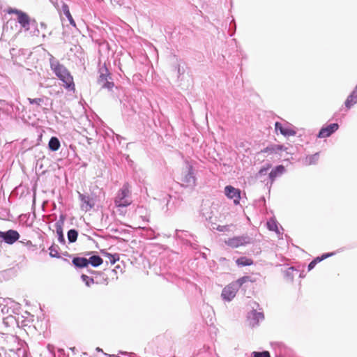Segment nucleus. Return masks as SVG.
Returning <instances> with one entry per match:
<instances>
[{"mask_svg":"<svg viewBox=\"0 0 357 357\" xmlns=\"http://www.w3.org/2000/svg\"><path fill=\"white\" fill-rule=\"evenodd\" d=\"M238 291V284H229L225 287L222 291V297L223 300L231 301L236 296Z\"/></svg>","mask_w":357,"mask_h":357,"instance_id":"obj_8","label":"nucleus"},{"mask_svg":"<svg viewBox=\"0 0 357 357\" xmlns=\"http://www.w3.org/2000/svg\"><path fill=\"white\" fill-rule=\"evenodd\" d=\"M200 215L206 221H211L213 216V211L211 206L207 204H202L200 209Z\"/></svg>","mask_w":357,"mask_h":357,"instance_id":"obj_14","label":"nucleus"},{"mask_svg":"<svg viewBox=\"0 0 357 357\" xmlns=\"http://www.w3.org/2000/svg\"><path fill=\"white\" fill-rule=\"evenodd\" d=\"M316 263L315 261H314L313 260L308 264V266H307V270L308 271H311L312 269H313L314 268V266H316Z\"/></svg>","mask_w":357,"mask_h":357,"instance_id":"obj_37","label":"nucleus"},{"mask_svg":"<svg viewBox=\"0 0 357 357\" xmlns=\"http://www.w3.org/2000/svg\"><path fill=\"white\" fill-rule=\"evenodd\" d=\"M333 255H334L333 252L324 253L321 256L317 257L316 258H314L313 259V261H315L316 264H317L319 262H321L324 259H326V258H328V257H329L331 256H333Z\"/></svg>","mask_w":357,"mask_h":357,"instance_id":"obj_32","label":"nucleus"},{"mask_svg":"<svg viewBox=\"0 0 357 357\" xmlns=\"http://www.w3.org/2000/svg\"><path fill=\"white\" fill-rule=\"evenodd\" d=\"M87 259L88 264H90L95 268L98 267L103 263L102 259L98 255H93Z\"/></svg>","mask_w":357,"mask_h":357,"instance_id":"obj_20","label":"nucleus"},{"mask_svg":"<svg viewBox=\"0 0 357 357\" xmlns=\"http://www.w3.org/2000/svg\"><path fill=\"white\" fill-rule=\"evenodd\" d=\"M14 110H15V112H17V115L18 114L17 112L20 110V108L18 107V106H15L14 105Z\"/></svg>","mask_w":357,"mask_h":357,"instance_id":"obj_40","label":"nucleus"},{"mask_svg":"<svg viewBox=\"0 0 357 357\" xmlns=\"http://www.w3.org/2000/svg\"><path fill=\"white\" fill-rule=\"evenodd\" d=\"M252 238L248 234L229 238L225 241V244L231 248H238L252 243Z\"/></svg>","mask_w":357,"mask_h":357,"instance_id":"obj_4","label":"nucleus"},{"mask_svg":"<svg viewBox=\"0 0 357 357\" xmlns=\"http://www.w3.org/2000/svg\"><path fill=\"white\" fill-rule=\"evenodd\" d=\"M236 264L238 266H250L253 264V260L246 257H241L236 260Z\"/></svg>","mask_w":357,"mask_h":357,"instance_id":"obj_22","label":"nucleus"},{"mask_svg":"<svg viewBox=\"0 0 357 357\" xmlns=\"http://www.w3.org/2000/svg\"><path fill=\"white\" fill-rule=\"evenodd\" d=\"M101 252L105 257H107L109 259V261L112 264H114L116 261L119 260L120 257L118 253L111 254L104 250H101Z\"/></svg>","mask_w":357,"mask_h":357,"instance_id":"obj_23","label":"nucleus"},{"mask_svg":"<svg viewBox=\"0 0 357 357\" xmlns=\"http://www.w3.org/2000/svg\"><path fill=\"white\" fill-rule=\"evenodd\" d=\"M112 79L111 75L109 73L107 68L105 67L101 68L100 69V76L98 79V82L101 87L111 90L114 86Z\"/></svg>","mask_w":357,"mask_h":357,"instance_id":"obj_5","label":"nucleus"},{"mask_svg":"<svg viewBox=\"0 0 357 357\" xmlns=\"http://www.w3.org/2000/svg\"><path fill=\"white\" fill-rule=\"evenodd\" d=\"M7 13L8 14H15L17 15V22L20 24V26L24 29V30L28 31L30 29L31 22H36L35 20H31L29 15L20 10L17 8H9L7 10Z\"/></svg>","mask_w":357,"mask_h":357,"instance_id":"obj_3","label":"nucleus"},{"mask_svg":"<svg viewBox=\"0 0 357 357\" xmlns=\"http://www.w3.org/2000/svg\"><path fill=\"white\" fill-rule=\"evenodd\" d=\"M181 181L187 187H194L196 185V178L193 167L191 165L187 164L185 169L183 172Z\"/></svg>","mask_w":357,"mask_h":357,"instance_id":"obj_6","label":"nucleus"},{"mask_svg":"<svg viewBox=\"0 0 357 357\" xmlns=\"http://www.w3.org/2000/svg\"><path fill=\"white\" fill-rule=\"evenodd\" d=\"M88 271H89V273H93L95 272V271H89V270H88Z\"/></svg>","mask_w":357,"mask_h":357,"instance_id":"obj_44","label":"nucleus"},{"mask_svg":"<svg viewBox=\"0 0 357 357\" xmlns=\"http://www.w3.org/2000/svg\"><path fill=\"white\" fill-rule=\"evenodd\" d=\"M264 319V315L263 312H257L255 309L250 311L248 314V320L249 321V324L252 327L258 326L259 323L263 321Z\"/></svg>","mask_w":357,"mask_h":357,"instance_id":"obj_10","label":"nucleus"},{"mask_svg":"<svg viewBox=\"0 0 357 357\" xmlns=\"http://www.w3.org/2000/svg\"><path fill=\"white\" fill-rule=\"evenodd\" d=\"M65 218V215H61L59 216V220L56 221V222L55 223V228L58 236V241L61 244H65L66 243V240L63 233V227L64 225Z\"/></svg>","mask_w":357,"mask_h":357,"instance_id":"obj_12","label":"nucleus"},{"mask_svg":"<svg viewBox=\"0 0 357 357\" xmlns=\"http://www.w3.org/2000/svg\"><path fill=\"white\" fill-rule=\"evenodd\" d=\"M50 67L56 76L63 83V86L69 91L75 89L73 78L68 69L52 56L50 59Z\"/></svg>","mask_w":357,"mask_h":357,"instance_id":"obj_1","label":"nucleus"},{"mask_svg":"<svg viewBox=\"0 0 357 357\" xmlns=\"http://www.w3.org/2000/svg\"><path fill=\"white\" fill-rule=\"evenodd\" d=\"M50 255L51 257L60 258L61 256L59 253V247L57 245H52L50 247Z\"/></svg>","mask_w":357,"mask_h":357,"instance_id":"obj_28","label":"nucleus"},{"mask_svg":"<svg viewBox=\"0 0 357 357\" xmlns=\"http://www.w3.org/2000/svg\"><path fill=\"white\" fill-rule=\"evenodd\" d=\"M277 146L278 148V152L280 151H286L287 153H290V152L288 151L289 148L282 145V144H277Z\"/></svg>","mask_w":357,"mask_h":357,"instance_id":"obj_36","label":"nucleus"},{"mask_svg":"<svg viewBox=\"0 0 357 357\" xmlns=\"http://www.w3.org/2000/svg\"><path fill=\"white\" fill-rule=\"evenodd\" d=\"M40 26H41V27H44V28H45V26H46V25L44 22H41Z\"/></svg>","mask_w":357,"mask_h":357,"instance_id":"obj_41","label":"nucleus"},{"mask_svg":"<svg viewBox=\"0 0 357 357\" xmlns=\"http://www.w3.org/2000/svg\"><path fill=\"white\" fill-rule=\"evenodd\" d=\"M130 190L128 185L124 184L122 188L118 191L117 195L114 199V204L117 207H126L128 206L132 201L130 199Z\"/></svg>","mask_w":357,"mask_h":357,"instance_id":"obj_2","label":"nucleus"},{"mask_svg":"<svg viewBox=\"0 0 357 357\" xmlns=\"http://www.w3.org/2000/svg\"><path fill=\"white\" fill-rule=\"evenodd\" d=\"M252 357H271L270 354L267 351H264L261 352L259 351H254L252 354Z\"/></svg>","mask_w":357,"mask_h":357,"instance_id":"obj_33","label":"nucleus"},{"mask_svg":"<svg viewBox=\"0 0 357 357\" xmlns=\"http://www.w3.org/2000/svg\"><path fill=\"white\" fill-rule=\"evenodd\" d=\"M319 153H316L313 155H310L306 157V163L307 165H314L316 164L319 160Z\"/></svg>","mask_w":357,"mask_h":357,"instance_id":"obj_27","label":"nucleus"},{"mask_svg":"<svg viewBox=\"0 0 357 357\" xmlns=\"http://www.w3.org/2000/svg\"><path fill=\"white\" fill-rule=\"evenodd\" d=\"M78 236V231L75 229H70L67 233V237L69 243H75Z\"/></svg>","mask_w":357,"mask_h":357,"instance_id":"obj_26","label":"nucleus"},{"mask_svg":"<svg viewBox=\"0 0 357 357\" xmlns=\"http://www.w3.org/2000/svg\"><path fill=\"white\" fill-rule=\"evenodd\" d=\"M81 279L84 282L86 286H87V287H90L92 284L94 283L93 278H92L86 275H84V274H82L81 275Z\"/></svg>","mask_w":357,"mask_h":357,"instance_id":"obj_31","label":"nucleus"},{"mask_svg":"<svg viewBox=\"0 0 357 357\" xmlns=\"http://www.w3.org/2000/svg\"><path fill=\"white\" fill-rule=\"evenodd\" d=\"M3 109L10 117L17 116V112H15V110H14V105L13 104L4 103V107Z\"/></svg>","mask_w":357,"mask_h":357,"instance_id":"obj_25","label":"nucleus"},{"mask_svg":"<svg viewBox=\"0 0 357 357\" xmlns=\"http://www.w3.org/2000/svg\"><path fill=\"white\" fill-rule=\"evenodd\" d=\"M285 172V168L283 165H280L273 168L268 174L269 179L271 180V184H272L275 179L282 175Z\"/></svg>","mask_w":357,"mask_h":357,"instance_id":"obj_15","label":"nucleus"},{"mask_svg":"<svg viewBox=\"0 0 357 357\" xmlns=\"http://www.w3.org/2000/svg\"><path fill=\"white\" fill-rule=\"evenodd\" d=\"M227 226H220L219 225L218 227H217V229L219 231H227Z\"/></svg>","mask_w":357,"mask_h":357,"instance_id":"obj_39","label":"nucleus"},{"mask_svg":"<svg viewBox=\"0 0 357 357\" xmlns=\"http://www.w3.org/2000/svg\"><path fill=\"white\" fill-rule=\"evenodd\" d=\"M27 100L29 101V102L31 105H36L37 106H40L42 104H45L47 105V103L45 102V101H48L49 100V98H47V97H44V98H27Z\"/></svg>","mask_w":357,"mask_h":357,"instance_id":"obj_24","label":"nucleus"},{"mask_svg":"<svg viewBox=\"0 0 357 357\" xmlns=\"http://www.w3.org/2000/svg\"><path fill=\"white\" fill-rule=\"evenodd\" d=\"M61 143L56 137H52L48 143V148L52 151H56L59 149Z\"/></svg>","mask_w":357,"mask_h":357,"instance_id":"obj_21","label":"nucleus"},{"mask_svg":"<svg viewBox=\"0 0 357 357\" xmlns=\"http://www.w3.org/2000/svg\"><path fill=\"white\" fill-rule=\"evenodd\" d=\"M79 198L82 202L81 208L84 211H90L94 206L93 199L89 195L79 193Z\"/></svg>","mask_w":357,"mask_h":357,"instance_id":"obj_13","label":"nucleus"},{"mask_svg":"<svg viewBox=\"0 0 357 357\" xmlns=\"http://www.w3.org/2000/svg\"><path fill=\"white\" fill-rule=\"evenodd\" d=\"M275 129L276 131H280V132L284 136H294L296 134L295 130L289 128L283 127L282 123L280 122H275Z\"/></svg>","mask_w":357,"mask_h":357,"instance_id":"obj_17","label":"nucleus"},{"mask_svg":"<svg viewBox=\"0 0 357 357\" xmlns=\"http://www.w3.org/2000/svg\"><path fill=\"white\" fill-rule=\"evenodd\" d=\"M357 103V85L355 86L352 92L348 96L345 100L344 105L347 109H350L352 106Z\"/></svg>","mask_w":357,"mask_h":357,"instance_id":"obj_16","label":"nucleus"},{"mask_svg":"<svg viewBox=\"0 0 357 357\" xmlns=\"http://www.w3.org/2000/svg\"><path fill=\"white\" fill-rule=\"evenodd\" d=\"M225 194L229 199H233L234 204H239L241 199V190L231 185H227L225 188Z\"/></svg>","mask_w":357,"mask_h":357,"instance_id":"obj_9","label":"nucleus"},{"mask_svg":"<svg viewBox=\"0 0 357 357\" xmlns=\"http://www.w3.org/2000/svg\"><path fill=\"white\" fill-rule=\"evenodd\" d=\"M261 153H278V148L277 146V144H272L270 145L263 150L261 151Z\"/></svg>","mask_w":357,"mask_h":357,"instance_id":"obj_29","label":"nucleus"},{"mask_svg":"<svg viewBox=\"0 0 357 357\" xmlns=\"http://www.w3.org/2000/svg\"><path fill=\"white\" fill-rule=\"evenodd\" d=\"M20 238V234L14 229H9L6 231H0V240L12 245Z\"/></svg>","mask_w":357,"mask_h":357,"instance_id":"obj_7","label":"nucleus"},{"mask_svg":"<svg viewBox=\"0 0 357 357\" xmlns=\"http://www.w3.org/2000/svg\"><path fill=\"white\" fill-rule=\"evenodd\" d=\"M72 263L77 268H88L89 266L87 258L83 257H75Z\"/></svg>","mask_w":357,"mask_h":357,"instance_id":"obj_18","label":"nucleus"},{"mask_svg":"<svg viewBox=\"0 0 357 357\" xmlns=\"http://www.w3.org/2000/svg\"><path fill=\"white\" fill-rule=\"evenodd\" d=\"M249 277L248 276H244L239 279H238L235 282H233L232 284H238V289L240 288L241 286L243 285L245 282L249 281Z\"/></svg>","mask_w":357,"mask_h":357,"instance_id":"obj_34","label":"nucleus"},{"mask_svg":"<svg viewBox=\"0 0 357 357\" xmlns=\"http://www.w3.org/2000/svg\"><path fill=\"white\" fill-rule=\"evenodd\" d=\"M144 229H145V228H144ZM146 229L147 230V231L150 232V234H149L150 238H155V236H153L154 235L155 232H154V231L152 229H151V228H146Z\"/></svg>","mask_w":357,"mask_h":357,"instance_id":"obj_38","label":"nucleus"},{"mask_svg":"<svg viewBox=\"0 0 357 357\" xmlns=\"http://www.w3.org/2000/svg\"><path fill=\"white\" fill-rule=\"evenodd\" d=\"M91 252H87V253L86 254V255L89 256V255H91Z\"/></svg>","mask_w":357,"mask_h":357,"instance_id":"obj_43","label":"nucleus"},{"mask_svg":"<svg viewBox=\"0 0 357 357\" xmlns=\"http://www.w3.org/2000/svg\"><path fill=\"white\" fill-rule=\"evenodd\" d=\"M61 10H62L63 13L65 15V16L67 17V19L68 20L70 24L72 25L73 26L75 27L76 23H75L74 19L73 18L72 15L70 14L68 6L66 3H63L62 6H61Z\"/></svg>","mask_w":357,"mask_h":357,"instance_id":"obj_19","label":"nucleus"},{"mask_svg":"<svg viewBox=\"0 0 357 357\" xmlns=\"http://www.w3.org/2000/svg\"><path fill=\"white\" fill-rule=\"evenodd\" d=\"M96 350H97L98 351H102V349H101L100 348H99V347H97V348H96Z\"/></svg>","mask_w":357,"mask_h":357,"instance_id":"obj_42","label":"nucleus"},{"mask_svg":"<svg viewBox=\"0 0 357 357\" xmlns=\"http://www.w3.org/2000/svg\"><path fill=\"white\" fill-rule=\"evenodd\" d=\"M267 227L270 231L278 232V225L275 220L271 219L267 222Z\"/></svg>","mask_w":357,"mask_h":357,"instance_id":"obj_30","label":"nucleus"},{"mask_svg":"<svg viewBox=\"0 0 357 357\" xmlns=\"http://www.w3.org/2000/svg\"><path fill=\"white\" fill-rule=\"evenodd\" d=\"M339 128V125L337 123H331L327 125L326 126L322 127L317 137L319 138H326L330 137L333 133H334Z\"/></svg>","mask_w":357,"mask_h":357,"instance_id":"obj_11","label":"nucleus"},{"mask_svg":"<svg viewBox=\"0 0 357 357\" xmlns=\"http://www.w3.org/2000/svg\"><path fill=\"white\" fill-rule=\"evenodd\" d=\"M270 167H271L270 165H268V166L266 167H261L257 174V178H259L261 176H265L267 174Z\"/></svg>","mask_w":357,"mask_h":357,"instance_id":"obj_35","label":"nucleus"}]
</instances>
